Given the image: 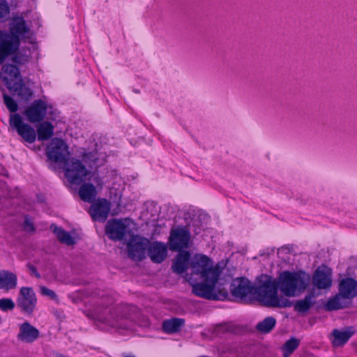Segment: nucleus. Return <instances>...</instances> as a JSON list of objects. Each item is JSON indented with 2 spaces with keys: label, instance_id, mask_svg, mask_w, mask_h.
<instances>
[{
  "label": "nucleus",
  "instance_id": "nucleus-17",
  "mask_svg": "<svg viewBox=\"0 0 357 357\" xmlns=\"http://www.w3.org/2000/svg\"><path fill=\"white\" fill-rule=\"evenodd\" d=\"M39 331L29 322H24L20 326L17 338L19 340L31 343L39 337Z\"/></svg>",
  "mask_w": 357,
  "mask_h": 357
},
{
  "label": "nucleus",
  "instance_id": "nucleus-14",
  "mask_svg": "<svg viewBox=\"0 0 357 357\" xmlns=\"http://www.w3.org/2000/svg\"><path fill=\"white\" fill-rule=\"evenodd\" d=\"M312 284L318 289H328L332 285V271L327 266H319L312 277Z\"/></svg>",
  "mask_w": 357,
  "mask_h": 357
},
{
  "label": "nucleus",
  "instance_id": "nucleus-12",
  "mask_svg": "<svg viewBox=\"0 0 357 357\" xmlns=\"http://www.w3.org/2000/svg\"><path fill=\"white\" fill-rule=\"evenodd\" d=\"M148 240L137 235L131 236L127 243L128 252L130 257L133 260L140 261L145 257V250L148 245Z\"/></svg>",
  "mask_w": 357,
  "mask_h": 357
},
{
  "label": "nucleus",
  "instance_id": "nucleus-34",
  "mask_svg": "<svg viewBox=\"0 0 357 357\" xmlns=\"http://www.w3.org/2000/svg\"><path fill=\"white\" fill-rule=\"evenodd\" d=\"M24 229L27 231H33L34 230V226L33 222L29 218H25L24 222Z\"/></svg>",
  "mask_w": 357,
  "mask_h": 357
},
{
  "label": "nucleus",
  "instance_id": "nucleus-19",
  "mask_svg": "<svg viewBox=\"0 0 357 357\" xmlns=\"http://www.w3.org/2000/svg\"><path fill=\"white\" fill-rule=\"evenodd\" d=\"M354 334V330L352 327H347L341 330L334 329L331 338L333 345L335 347L343 346Z\"/></svg>",
  "mask_w": 357,
  "mask_h": 357
},
{
  "label": "nucleus",
  "instance_id": "nucleus-7",
  "mask_svg": "<svg viewBox=\"0 0 357 357\" xmlns=\"http://www.w3.org/2000/svg\"><path fill=\"white\" fill-rule=\"evenodd\" d=\"M47 155L52 162L63 164L69 155L66 144L62 139H52L47 147Z\"/></svg>",
  "mask_w": 357,
  "mask_h": 357
},
{
  "label": "nucleus",
  "instance_id": "nucleus-3",
  "mask_svg": "<svg viewBox=\"0 0 357 357\" xmlns=\"http://www.w3.org/2000/svg\"><path fill=\"white\" fill-rule=\"evenodd\" d=\"M30 35V29L23 17H13L9 23V33L0 31V64L7 60L20 63L16 52L20 41L29 38Z\"/></svg>",
  "mask_w": 357,
  "mask_h": 357
},
{
  "label": "nucleus",
  "instance_id": "nucleus-20",
  "mask_svg": "<svg viewBox=\"0 0 357 357\" xmlns=\"http://www.w3.org/2000/svg\"><path fill=\"white\" fill-rule=\"evenodd\" d=\"M190 253L188 251H180L176 257L172 268L174 272L181 274L185 271L188 265L190 266Z\"/></svg>",
  "mask_w": 357,
  "mask_h": 357
},
{
  "label": "nucleus",
  "instance_id": "nucleus-18",
  "mask_svg": "<svg viewBox=\"0 0 357 357\" xmlns=\"http://www.w3.org/2000/svg\"><path fill=\"white\" fill-rule=\"evenodd\" d=\"M149 256L155 263H161L167 255V247L164 243L153 242L150 244L148 249Z\"/></svg>",
  "mask_w": 357,
  "mask_h": 357
},
{
  "label": "nucleus",
  "instance_id": "nucleus-28",
  "mask_svg": "<svg viewBox=\"0 0 357 357\" xmlns=\"http://www.w3.org/2000/svg\"><path fill=\"white\" fill-rule=\"evenodd\" d=\"M276 321L272 317H268L258 323L257 329L264 333H269L275 326Z\"/></svg>",
  "mask_w": 357,
  "mask_h": 357
},
{
  "label": "nucleus",
  "instance_id": "nucleus-6",
  "mask_svg": "<svg viewBox=\"0 0 357 357\" xmlns=\"http://www.w3.org/2000/svg\"><path fill=\"white\" fill-rule=\"evenodd\" d=\"M132 222L129 219L110 220L106 225V234L112 240L121 241L126 235H130V227Z\"/></svg>",
  "mask_w": 357,
  "mask_h": 357
},
{
  "label": "nucleus",
  "instance_id": "nucleus-32",
  "mask_svg": "<svg viewBox=\"0 0 357 357\" xmlns=\"http://www.w3.org/2000/svg\"><path fill=\"white\" fill-rule=\"evenodd\" d=\"M15 307V303L11 298H0V310H11Z\"/></svg>",
  "mask_w": 357,
  "mask_h": 357
},
{
  "label": "nucleus",
  "instance_id": "nucleus-4",
  "mask_svg": "<svg viewBox=\"0 0 357 357\" xmlns=\"http://www.w3.org/2000/svg\"><path fill=\"white\" fill-rule=\"evenodd\" d=\"M357 294V282L352 278H345L339 284V294L330 299L326 307L328 310H335L344 307V298H351Z\"/></svg>",
  "mask_w": 357,
  "mask_h": 357
},
{
  "label": "nucleus",
  "instance_id": "nucleus-8",
  "mask_svg": "<svg viewBox=\"0 0 357 357\" xmlns=\"http://www.w3.org/2000/svg\"><path fill=\"white\" fill-rule=\"evenodd\" d=\"M22 80L20 70L15 66L3 65L0 73V88L3 84L10 91L15 89Z\"/></svg>",
  "mask_w": 357,
  "mask_h": 357
},
{
  "label": "nucleus",
  "instance_id": "nucleus-26",
  "mask_svg": "<svg viewBox=\"0 0 357 357\" xmlns=\"http://www.w3.org/2000/svg\"><path fill=\"white\" fill-rule=\"evenodd\" d=\"M183 324V320L181 319H171L163 321L162 328L165 332L167 333H174L180 330Z\"/></svg>",
  "mask_w": 357,
  "mask_h": 357
},
{
  "label": "nucleus",
  "instance_id": "nucleus-13",
  "mask_svg": "<svg viewBox=\"0 0 357 357\" xmlns=\"http://www.w3.org/2000/svg\"><path fill=\"white\" fill-rule=\"evenodd\" d=\"M24 115L30 123L42 121L47 114V104L42 100H36L24 112Z\"/></svg>",
  "mask_w": 357,
  "mask_h": 357
},
{
  "label": "nucleus",
  "instance_id": "nucleus-2",
  "mask_svg": "<svg viewBox=\"0 0 357 357\" xmlns=\"http://www.w3.org/2000/svg\"><path fill=\"white\" fill-rule=\"evenodd\" d=\"M190 275L185 279L192 287V292L197 296L209 300H219L226 292L218 283L222 269L218 264L204 255L197 254L190 259Z\"/></svg>",
  "mask_w": 357,
  "mask_h": 357
},
{
  "label": "nucleus",
  "instance_id": "nucleus-10",
  "mask_svg": "<svg viewBox=\"0 0 357 357\" xmlns=\"http://www.w3.org/2000/svg\"><path fill=\"white\" fill-rule=\"evenodd\" d=\"M190 235L185 227L172 229L170 233L169 248L171 250L180 251L187 248L189 245Z\"/></svg>",
  "mask_w": 357,
  "mask_h": 357
},
{
  "label": "nucleus",
  "instance_id": "nucleus-9",
  "mask_svg": "<svg viewBox=\"0 0 357 357\" xmlns=\"http://www.w3.org/2000/svg\"><path fill=\"white\" fill-rule=\"evenodd\" d=\"M9 123L10 126L15 129L18 135L26 142L33 143L35 142L36 138L35 130L29 124L24 123L20 114H11L10 116Z\"/></svg>",
  "mask_w": 357,
  "mask_h": 357
},
{
  "label": "nucleus",
  "instance_id": "nucleus-15",
  "mask_svg": "<svg viewBox=\"0 0 357 357\" xmlns=\"http://www.w3.org/2000/svg\"><path fill=\"white\" fill-rule=\"evenodd\" d=\"M110 208L109 202L105 199H99L91 204L89 213L94 220L104 222L108 216Z\"/></svg>",
  "mask_w": 357,
  "mask_h": 357
},
{
  "label": "nucleus",
  "instance_id": "nucleus-33",
  "mask_svg": "<svg viewBox=\"0 0 357 357\" xmlns=\"http://www.w3.org/2000/svg\"><path fill=\"white\" fill-rule=\"evenodd\" d=\"M40 292L43 296H47L52 300L58 301V296L56 293L46 287L42 286L40 287Z\"/></svg>",
  "mask_w": 357,
  "mask_h": 357
},
{
  "label": "nucleus",
  "instance_id": "nucleus-27",
  "mask_svg": "<svg viewBox=\"0 0 357 357\" xmlns=\"http://www.w3.org/2000/svg\"><path fill=\"white\" fill-rule=\"evenodd\" d=\"M53 231L57 238L62 243H65L67 245H73L77 242L75 237L72 236L68 231H66L61 228L55 227Z\"/></svg>",
  "mask_w": 357,
  "mask_h": 357
},
{
  "label": "nucleus",
  "instance_id": "nucleus-11",
  "mask_svg": "<svg viewBox=\"0 0 357 357\" xmlns=\"http://www.w3.org/2000/svg\"><path fill=\"white\" fill-rule=\"evenodd\" d=\"M37 303L36 294L31 287H22L17 299V307L21 311L31 314L33 312Z\"/></svg>",
  "mask_w": 357,
  "mask_h": 357
},
{
  "label": "nucleus",
  "instance_id": "nucleus-21",
  "mask_svg": "<svg viewBox=\"0 0 357 357\" xmlns=\"http://www.w3.org/2000/svg\"><path fill=\"white\" fill-rule=\"evenodd\" d=\"M17 275L8 271H0V289L6 291L14 289L17 287Z\"/></svg>",
  "mask_w": 357,
  "mask_h": 357
},
{
  "label": "nucleus",
  "instance_id": "nucleus-25",
  "mask_svg": "<svg viewBox=\"0 0 357 357\" xmlns=\"http://www.w3.org/2000/svg\"><path fill=\"white\" fill-rule=\"evenodd\" d=\"M79 195L83 201L91 202L96 195V189L93 185L85 183L81 186Z\"/></svg>",
  "mask_w": 357,
  "mask_h": 357
},
{
  "label": "nucleus",
  "instance_id": "nucleus-5",
  "mask_svg": "<svg viewBox=\"0 0 357 357\" xmlns=\"http://www.w3.org/2000/svg\"><path fill=\"white\" fill-rule=\"evenodd\" d=\"M63 168L68 181L73 184H80L89 174L88 170L77 159L68 158L63 164Z\"/></svg>",
  "mask_w": 357,
  "mask_h": 357
},
{
  "label": "nucleus",
  "instance_id": "nucleus-30",
  "mask_svg": "<svg viewBox=\"0 0 357 357\" xmlns=\"http://www.w3.org/2000/svg\"><path fill=\"white\" fill-rule=\"evenodd\" d=\"M4 103L10 112H15L18 109V105L15 100L10 96L3 95Z\"/></svg>",
  "mask_w": 357,
  "mask_h": 357
},
{
  "label": "nucleus",
  "instance_id": "nucleus-29",
  "mask_svg": "<svg viewBox=\"0 0 357 357\" xmlns=\"http://www.w3.org/2000/svg\"><path fill=\"white\" fill-rule=\"evenodd\" d=\"M299 341L292 337L289 339L284 345V357L285 356L289 357V355L298 347Z\"/></svg>",
  "mask_w": 357,
  "mask_h": 357
},
{
  "label": "nucleus",
  "instance_id": "nucleus-31",
  "mask_svg": "<svg viewBox=\"0 0 357 357\" xmlns=\"http://www.w3.org/2000/svg\"><path fill=\"white\" fill-rule=\"evenodd\" d=\"M10 14V8L6 0H0V21L6 20Z\"/></svg>",
  "mask_w": 357,
  "mask_h": 357
},
{
  "label": "nucleus",
  "instance_id": "nucleus-23",
  "mask_svg": "<svg viewBox=\"0 0 357 357\" xmlns=\"http://www.w3.org/2000/svg\"><path fill=\"white\" fill-rule=\"evenodd\" d=\"M315 296L314 294H309L304 298L297 301L294 305V309L298 312H306L315 303Z\"/></svg>",
  "mask_w": 357,
  "mask_h": 357
},
{
  "label": "nucleus",
  "instance_id": "nucleus-24",
  "mask_svg": "<svg viewBox=\"0 0 357 357\" xmlns=\"http://www.w3.org/2000/svg\"><path fill=\"white\" fill-rule=\"evenodd\" d=\"M38 139L39 141H44L50 139L54 133V126L51 123L44 121L41 123L38 128Z\"/></svg>",
  "mask_w": 357,
  "mask_h": 357
},
{
  "label": "nucleus",
  "instance_id": "nucleus-35",
  "mask_svg": "<svg viewBox=\"0 0 357 357\" xmlns=\"http://www.w3.org/2000/svg\"><path fill=\"white\" fill-rule=\"evenodd\" d=\"M115 326L120 327V328H127V326H123L121 323L115 324Z\"/></svg>",
  "mask_w": 357,
  "mask_h": 357
},
{
  "label": "nucleus",
  "instance_id": "nucleus-36",
  "mask_svg": "<svg viewBox=\"0 0 357 357\" xmlns=\"http://www.w3.org/2000/svg\"><path fill=\"white\" fill-rule=\"evenodd\" d=\"M126 357H135V356L132 355V356H126Z\"/></svg>",
  "mask_w": 357,
  "mask_h": 357
},
{
  "label": "nucleus",
  "instance_id": "nucleus-1",
  "mask_svg": "<svg viewBox=\"0 0 357 357\" xmlns=\"http://www.w3.org/2000/svg\"><path fill=\"white\" fill-rule=\"evenodd\" d=\"M310 277L305 272H282L278 280L267 278L257 289L259 300L266 306L287 307L291 301L278 294L279 289L285 296L295 297L301 294L307 287Z\"/></svg>",
  "mask_w": 357,
  "mask_h": 357
},
{
  "label": "nucleus",
  "instance_id": "nucleus-22",
  "mask_svg": "<svg viewBox=\"0 0 357 357\" xmlns=\"http://www.w3.org/2000/svg\"><path fill=\"white\" fill-rule=\"evenodd\" d=\"M10 91L15 92L18 100L21 102H26L32 99L33 96V91L23 82V80L20 82L15 89H13Z\"/></svg>",
  "mask_w": 357,
  "mask_h": 357
},
{
  "label": "nucleus",
  "instance_id": "nucleus-16",
  "mask_svg": "<svg viewBox=\"0 0 357 357\" xmlns=\"http://www.w3.org/2000/svg\"><path fill=\"white\" fill-rule=\"evenodd\" d=\"M253 291L250 281L244 278H236L231 285V291L234 296L243 298L249 296Z\"/></svg>",
  "mask_w": 357,
  "mask_h": 357
}]
</instances>
